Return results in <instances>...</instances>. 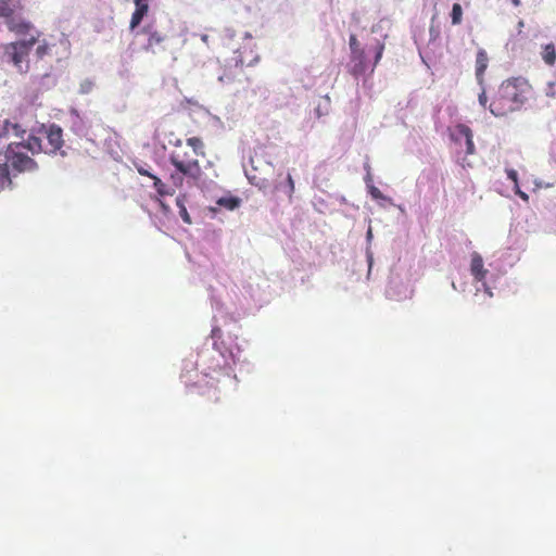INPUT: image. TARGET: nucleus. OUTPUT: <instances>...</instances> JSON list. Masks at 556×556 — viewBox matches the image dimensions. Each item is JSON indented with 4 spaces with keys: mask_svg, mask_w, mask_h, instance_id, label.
I'll use <instances>...</instances> for the list:
<instances>
[{
    "mask_svg": "<svg viewBox=\"0 0 556 556\" xmlns=\"http://www.w3.org/2000/svg\"><path fill=\"white\" fill-rule=\"evenodd\" d=\"M250 162H251V165H252L253 170H256V169H257V167L254 165V164H255V160H254V159H251V161H250Z\"/></svg>",
    "mask_w": 556,
    "mask_h": 556,
    "instance_id": "41",
    "label": "nucleus"
},
{
    "mask_svg": "<svg viewBox=\"0 0 556 556\" xmlns=\"http://www.w3.org/2000/svg\"><path fill=\"white\" fill-rule=\"evenodd\" d=\"M383 50H384V43L377 41V45L375 48V60L372 63H370L369 60L367 59L365 49L361 50V51H356L354 53H351L350 62L348 65L349 72L355 77L364 75L367 71L372 73L376 65L379 63V61L382 58Z\"/></svg>",
    "mask_w": 556,
    "mask_h": 556,
    "instance_id": "6",
    "label": "nucleus"
},
{
    "mask_svg": "<svg viewBox=\"0 0 556 556\" xmlns=\"http://www.w3.org/2000/svg\"><path fill=\"white\" fill-rule=\"evenodd\" d=\"M216 204L218 206H222V207L228 210V211H233L240 206L241 199L238 197H233L230 193H227L223 197H219L216 200Z\"/></svg>",
    "mask_w": 556,
    "mask_h": 556,
    "instance_id": "14",
    "label": "nucleus"
},
{
    "mask_svg": "<svg viewBox=\"0 0 556 556\" xmlns=\"http://www.w3.org/2000/svg\"><path fill=\"white\" fill-rule=\"evenodd\" d=\"M277 2V0H261V3L263 4V7H260L258 8V11L262 12V15L263 16H266L267 14L270 13V9L271 7Z\"/></svg>",
    "mask_w": 556,
    "mask_h": 556,
    "instance_id": "28",
    "label": "nucleus"
},
{
    "mask_svg": "<svg viewBox=\"0 0 556 556\" xmlns=\"http://www.w3.org/2000/svg\"><path fill=\"white\" fill-rule=\"evenodd\" d=\"M245 175L252 185L258 188H263L266 186V180L257 178L255 174H251L250 172L245 170Z\"/></svg>",
    "mask_w": 556,
    "mask_h": 556,
    "instance_id": "25",
    "label": "nucleus"
},
{
    "mask_svg": "<svg viewBox=\"0 0 556 556\" xmlns=\"http://www.w3.org/2000/svg\"><path fill=\"white\" fill-rule=\"evenodd\" d=\"M469 271L473 278L477 293L483 290L488 298H492L493 287L490 285L492 275L484 267V261L478 252L470 254Z\"/></svg>",
    "mask_w": 556,
    "mask_h": 556,
    "instance_id": "5",
    "label": "nucleus"
},
{
    "mask_svg": "<svg viewBox=\"0 0 556 556\" xmlns=\"http://www.w3.org/2000/svg\"><path fill=\"white\" fill-rule=\"evenodd\" d=\"M369 181H370V176L368 175L366 178V182H367L368 191H369L370 195L372 197V199L378 200V201H383L386 203H392L391 198L382 194V192L374 185H370Z\"/></svg>",
    "mask_w": 556,
    "mask_h": 556,
    "instance_id": "19",
    "label": "nucleus"
},
{
    "mask_svg": "<svg viewBox=\"0 0 556 556\" xmlns=\"http://www.w3.org/2000/svg\"><path fill=\"white\" fill-rule=\"evenodd\" d=\"M545 94L547 97H551V98L556 97V90H555V84L554 83H548L547 84V87L545 89Z\"/></svg>",
    "mask_w": 556,
    "mask_h": 556,
    "instance_id": "34",
    "label": "nucleus"
},
{
    "mask_svg": "<svg viewBox=\"0 0 556 556\" xmlns=\"http://www.w3.org/2000/svg\"><path fill=\"white\" fill-rule=\"evenodd\" d=\"M213 345L218 352L219 356L223 358V368L225 375L230 377L232 375V365L244 362V359H242L241 346L237 341L233 340H231L228 345H226L225 342L218 344L217 341H214Z\"/></svg>",
    "mask_w": 556,
    "mask_h": 556,
    "instance_id": "7",
    "label": "nucleus"
},
{
    "mask_svg": "<svg viewBox=\"0 0 556 556\" xmlns=\"http://www.w3.org/2000/svg\"><path fill=\"white\" fill-rule=\"evenodd\" d=\"M153 187L156 190V192L162 197L173 195L175 193V189L173 187L165 185L157 177H153Z\"/></svg>",
    "mask_w": 556,
    "mask_h": 556,
    "instance_id": "17",
    "label": "nucleus"
},
{
    "mask_svg": "<svg viewBox=\"0 0 556 556\" xmlns=\"http://www.w3.org/2000/svg\"><path fill=\"white\" fill-rule=\"evenodd\" d=\"M143 31L149 35L146 49H152L155 45H160L164 40V37L157 31L152 30L150 26L144 28Z\"/></svg>",
    "mask_w": 556,
    "mask_h": 556,
    "instance_id": "18",
    "label": "nucleus"
},
{
    "mask_svg": "<svg viewBox=\"0 0 556 556\" xmlns=\"http://www.w3.org/2000/svg\"><path fill=\"white\" fill-rule=\"evenodd\" d=\"M136 10L131 15L130 20V30L135 31V29L140 25L143 17L147 15L149 11V0H132Z\"/></svg>",
    "mask_w": 556,
    "mask_h": 556,
    "instance_id": "11",
    "label": "nucleus"
},
{
    "mask_svg": "<svg viewBox=\"0 0 556 556\" xmlns=\"http://www.w3.org/2000/svg\"><path fill=\"white\" fill-rule=\"evenodd\" d=\"M184 177H186V176L180 174L179 172L172 174L170 179L173 181V185L177 188H180L184 182Z\"/></svg>",
    "mask_w": 556,
    "mask_h": 556,
    "instance_id": "32",
    "label": "nucleus"
},
{
    "mask_svg": "<svg viewBox=\"0 0 556 556\" xmlns=\"http://www.w3.org/2000/svg\"><path fill=\"white\" fill-rule=\"evenodd\" d=\"M386 293L389 299L402 301L412 296L413 289L408 281H404L397 274L392 273Z\"/></svg>",
    "mask_w": 556,
    "mask_h": 556,
    "instance_id": "8",
    "label": "nucleus"
},
{
    "mask_svg": "<svg viewBox=\"0 0 556 556\" xmlns=\"http://www.w3.org/2000/svg\"><path fill=\"white\" fill-rule=\"evenodd\" d=\"M315 112H316V115L318 117H320L321 115L326 114L327 113V109L325 110V112L321 111V108L320 105H318L316 109H315Z\"/></svg>",
    "mask_w": 556,
    "mask_h": 556,
    "instance_id": "37",
    "label": "nucleus"
},
{
    "mask_svg": "<svg viewBox=\"0 0 556 556\" xmlns=\"http://www.w3.org/2000/svg\"><path fill=\"white\" fill-rule=\"evenodd\" d=\"M488 62L489 59L485 50L480 49L476 58V76L479 83L482 80L483 74L488 67Z\"/></svg>",
    "mask_w": 556,
    "mask_h": 556,
    "instance_id": "13",
    "label": "nucleus"
},
{
    "mask_svg": "<svg viewBox=\"0 0 556 556\" xmlns=\"http://www.w3.org/2000/svg\"><path fill=\"white\" fill-rule=\"evenodd\" d=\"M247 50H249L251 54H253V53H254V51H253V48H252V47H244V52H245Z\"/></svg>",
    "mask_w": 556,
    "mask_h": 556,
    "instance_id": "43",
    "label": "nucleus"
},
{
    "mask_svg": "<svg viewBox=\"0 0 556 556\" xmlns=\"http://www.w3.org/2000/svg\"><path fill=\"white\" fill-rule=\"evenodd\" d=\"M349 46H350L351 53L364 50V48L361 46L359 41L357 40L356 36L353 34L350 36Z\"/></svg>",
    "mask_w": 556,
    "mask_h": 556,
    "instance_id": "30",
    "label": "nucleus"
},
{
    "mask_svg": "<svg viewBox=\"0 0 556 556\" xmlns=\"http://www.w3.org/2000/svg\"><path fill=\"white\" fill-rule=\"evenodd\" d=\"M515 189H516V193H517V194H518V195H519L523 201H528L529 197H528V194H527L526 192L521 191V190L519 189V187H518V186H517V187H515Z\"/></svg>",
    "mask_w": 556,
    "mask_h": 556,
    "instance_id": "36",
    "label": "nucleus"
},
{
    "mask_svg": "<svg viewBox=\"0 0 556 556\" xmlns=\"http://www.w3.org/2000/svg\"><path fill=\"white\" fill-rule=\"evenodd\" d=\"M136 168L140 175L148 176L151 179L155 177L151 172L150 167L147 164H136Z\"/></svg>",
    "mask_w": 556,
    "mask_h": 556,
    "instance_id": "31",
    "label": "nucleus"
},
{
    "mask_svg": "<svg viewBox=\"0 0 556 556\" xmlns=\"http://www.w3.org/2000/svg\"><path fill=\"white\" fill-rule=\"evenodd\" d=\"M278 189L282 190L285 193H287L289 197H291L293 190H294V182L290 174H288L287 177V185L286 186H278Z\"/></svg>",
    "mask_w": 556,
    "mask_h": 556,
    "instance_id": "27",
    "label": "nucleus"
},
{
    "mask_svg": "<svg viewBox=\"0 0 556 556\" xmlns=\"http://www.w3.org/2000/svg\"><path fill=\"white\" fill-rule=\"evenodd\" d=\"M25 134L26 129L10 121L0 127V191L11 185L10 167L18 173L36 167L34 160L24 152L26 147L23 142L4 140L10 137L23 139Z\"/></svg>",
    "mask_w": 556,
    "mask_h": 556,
    "instance_id": "2",
    "label": "nucleus"
},
{
    "mask_svg": "<svg viewBox=\"0 0 556 556\" xmlns=\"http://www.w3.org/2000/svg\"><path fill=\"white\" fill-rule=\"evenodd\" d=\"M380 27H381V24L375 25V26L372 27V33H376V31H377V29H378V28H380Z\"/></svg>",
    "mask_w": 556,
    "mask_h": 556,
    "instance_id": "44",
    "label": "nucleus"
},
{
    "mask_svg": "<svg viewBox=\"0 0 556 556\" xmlns=\"http://www.w3.org/2000/svg\"><path fill=\"white\" fill-rule=\"evenodd\" d=\"M169 161L177 172L185 175L203 192L211 191L216 186L215 181L213 179H208L203 173L198 160L188 159L186 154L182 155L179 152H173L169 155Z\"/></svg>",
    "mask_w": 556,
    "mask_h": 556,
    "instance_id": "4",
    "label": "nucleus"
},
{
    "mask_svg": "<svg viewBox=\"0 0 556 556\" xmlns=\"http://www.w3.org/2000/svg\"><path fill=\"white\" fill-rule=\"evenodd\" d=\"M187 144L191 147L197 155H203L204 151V144L200 138L191 137L187 139Z\"/></svg>",
    "mask_w": 556,
    "mask_h": 556,
    "instance_id": "22",
    "label": "nucleus"
},
{
    "mask_svg": "<svg viewBox=\"0 0 556 556\" xmlns=\"http://www.w3.org/2000/svg\"><path fill=\"white\" fill-rule=\"evenodd\" d=\"M506 173H507V177L515 184V187L518 186V173L510 168V169H506Z\"/></svg>",
    "mask_w": 556,
    "mask_h": 556,
    "instance_id": "33",
    "label": "nucleus"
},
{
    "mask_svg": "<svg viewBox=\"0 0 556 556\" xmlns=\"http://www.w3.org/2000/svg\"><path fill=\"white\" fill-rule=\"evenodd\" d=\"M47 139L52 148L51 152H55L56 150H59L63 144L61 127L56 125H51L47 134Z\"/></svg>",
    "mask_w": 556,
    "mask_h": 556,
    "instance_id": "12",
    "label": "nucleus"
},
{
    "mask_svg": "<svg viewBox=\"0 0 556 556\" xmlns=\"http://www.w3.org/2000/svg\"><path fill=\"white\" fill-rule=\"evenodd\" d=\"M219 332H220V330H219L218 328H214V329L212 330V338H213L214 340H215L216 338H218V337H219Z\"/></svg>",
    "mask_w": 556,
    "mask_h": 556,
    "instance_id": "38",
    "label": "nucleus"
},
{
    "mask_svg": "<svg viewBox=\"0 0 556 556\" xmlns=\"http://www.w3.org/2000/svg\"><path fill=\"white\" fill-rule=\"evenodd\" d=\"M218 80H219V81H224V77H223V76H220V77L218 78Z\"/></svg>",
    "mask_w": 556,
    "mask_h": 556,
    "instance_id": "48",
    "label": "nucleus"
},
{
    "mask_svg": "<svg viewBox=\"0 0 556 556\" xmlns=\"http://www.w3.org/2000/svg\"><path fill=\"white\" fill-rule=\"evenodd\" d=\"M451 139L462 146L463 143L466 147V154L475 153V143L472 141V131L471 129L464 125L457 124L453 128L450 129Z\"/></svg>",
    "mask_w": 556,
    "mask_h": 556,
    "instance_id": "9",
    "label": "nucleus"
},
{
    "mask_svg": "<svg viewBox=\"0 0 556 556\" xmlns=\"http://www.w3.org/2000/svg\"><path fill=\"white\" fill-rule=\"evenodd\" d=\"M188 198L186 194H180L176 198V205L178 207V214L180 218L184 220V223L190 225L192 224L191 217L187 211V204Z\"/></svg>",
    "mask_w": 556,
    "mask_h": 556,
    "instance_id": "15",
    "label": "nucleus"
},
{
    "mask_svg": "<svg viewBox=\"0 0 556 556\" xmlns=\"http://www.w3.org/2000/svg\"><path fill=\"white\" fill-rule=\"evenodd\" d=\"M462 16H463V9H462V5L459 3H454L453 4V8H452V13H451V17H452V23L454 25H458L460 24L462 22Z\"/></svg>",
    "mask_w": 556,
    "mask_h": 556,
    "instance_id": "23",
    "label": "nucleus"
},
{
    "mask_svg": "<svg viewBox=\"0 0 556 556\" xmlns=\"http://www.w3.org/2000/svg\"><path fill=\"white\" fill-rule=\"evenodd\" d=\"M244 39L251 41L252 35L250 33H244Z\"/></svg>",
    "mask_w": 556,
    "mask_h": 556,
    "instance_id": "40",
    "label": "nucleus"
},
{
    "mask_svg": "<svg viewBox=\"0 0 556 556\" xmlns=\"http://www.w3.org/2000/svg\"><path fill=\"white\" fill-rule=\"evenodd\" d=\"M70 122L72 130L80 136L86 137L89 132L90 121L86 115H80L76 109L70 111Z\"/></svg>",
    "mask_w": 556,
    "mask_h": 556,
    "instance_id": "10",
    "label": "nucleus"
},
{
    "mask_svg": "<svg viewBox=\"0 0 556 556\" xmlns=\"http://www.w3.org/2000/svg\"><path fill=\"white\" fill-rule=\"evenodd\" d=\"M207 166L212 167L213 166L212 162H207Z\"/></svg>",
    "mask_w": 556,
    "mask_h": 556,
    "instance_id": "47",
    "label": "nucleus"
},
{
    "mask_svg": "<svg viewBox=\"0 0 556 556\" xmlns=\"http://www.w3.org/2000/svg\"><path fill=\"white\" fill-rule=\"evenodd\" d=\"M236 53H238V55L235 58V63H236L237 66H242L244 64H247L248 66H253L260 60V56L257 54H253L252 59L247 61L244 55H243L244 52H240L238 50V51H236Z\"/></svg>",
    "mask_w": 556,
    "mask_h": 556,
    "instance_id": "21",
    "label": "nucleus"
},
{
    "mask_svg": "<svg viewBox=\"0 0 556 556\" xmlns=\"http://www.w3.org/2000/svg\"><path fill=\"white\" fill-rule=\"evenodd\" d=\"M530 85L522 77L504 81L497 92V99L489 105L490 112L496 116H505L509 112L519 110L528 100Z\"/></svg>",
    "mask_w": 556,
    "mask_h": 556,
    "instance_id": "3",
    "label": "nucleus"
},
{
    "mask_svg": "<svg viewBox=\"0 0 556 556\" xmlns=\"http://www.w3.org/2000/svg\"><path fill=\"white\" fill-rule=\"evenodd\" d=\"M511 3L515 5V7H518L520 4V0H510Z\"/></svg>",
    "mask_w": 556,
    "mask_h": 556,
    "instance_id": "42",
    "label": "nucleus"
},
{
    "mask_svg": "<svg viewBox=\"0 0 556 556\" xmlns=\"http://www.w3.org/2000/svg\"><path fill=\"white\" fill-rule=\"evenodd\" d=\"M541 56L545 64L552 66L556 62V49L554 43H547L542 47Z\"/></svg>",
    "mask_w": 556,
    "mask_h": 556,
    "instance_id": "16",
    "label": "nucleus"
},
{
    "mask_svg": "<svg viewBox=\"0 0 556 556\" xmlns=\"http://www.w3.org/2000/svg\"><path fill=\"white\" fill-rule=\"evenodd\" d=\"M478 100H479L480 105L485 108L486 102H488V98H486V94H485L484 90L479 94V99Z\"/></svg>",
    "mask_w": 556,
    "mask_h": 556,
    "instance_id": "35",
    "label": "nucleus"
},
{
    "mask_svg": "<svg viewBox=\"0 0 556 556\" xmlns=\"http://www.w3.org/2000/svg\"><path fill=\"white\" fill-rule=\"evenodd\" d=\"M212 176H213L214 178L218 177V174H217V172H216L215 169H213Z\"/></svg>",
    "mask_w": 556,
    "mask_h": 556,
    "instance_id": "45",
    "label": "nucleus"
},
{
    "mask_svg": "<svg viewBox=\"0 0 556 556\" xmlns=\"http://www.w3.org/2000/svg\"><path fill=\"white\" fill-rule=\"evenodd\" d=\"M21 3L22 0H0V18L4 21L10 30L29 36L28 39L8 45L4 52L5 61L12 63L20 73H25L29 68L28 53L37 41L39 33L20 14H15Z\"/></svg>",
    "mask_w": 556,
    "mask_h": 556,
    "instance_id": "1",
    "label": "nucleus"
},
{
    "mask_svg": "<svg viewBox=\"0 0 556 556\" xmlns=\"http://www.w3.org/2000/svg\"><path fill=\"white\" fill-rule=\"evenodd\" d=\"M51 46L47 43L45 40L40 41L36 48V54L38 58L42 59L43 56L50 53Z\"/></svg>",
    "mask_w": 556,
    "mask_h": 556,
    "instance_id": "24",
    "label": "nucleus"
},
{
    "mask_svg": "<svg viewBox=\"0 0 556 556\" xmlns=\"http://www.w3.org/2000/svg\"><path fill=\"white\" fill-rule=\"evenodd\" d=\"M372 238H374L372 229H371V227H369L366 232V241L368 244L366 248V258L368 262V271L369 273L371 270L372 263H374V254H372V251L370 250V242H371Z\"/></svg>",
    "mask_w": 556,
    "mask_h": 556,
    "instance_id": "20",
    "label": "nucleus"
},
{
    "mask_svg": "<svg viewBox=\"0 0 556 556\" xmlns=\"http://www.w3.org/2000/svg\"><path fill=\"white\" fill-rule=\"evenodd\" d=\"M452 288H453L454 290H456V289H457V288H456L455 282H452Z\"/></svg>",
    "mask_w": 556,
    "mask_h": 556,
    "instance_id": "46",
    "label": "nucleus"
},
{
    "mask_svg": "<svg viewBox=\"0 0 556 556\" xmlns=\"http://www.w3.org/2000/svg\"><path fill=\"white\" fill-rule=\"evenodd\" d=\"M92 88H93V81L90 79H84L79 85L78 91L80 94H88L89 92H91Z\"/></svg>",
    "mask_w": 556,
    "mask_h": 556,
    "instance_id": "29",
    "label": "nucleus"
},
{
    "mask_svg": "<svg viewBox=\"0 0 556 556\" xmlns=\"http://www.w3.org/2000/svg\"><path fill=\"white\" fill-rule=\"evenodd\" d=\"M245 175L252 185L258 188H263L266 186V180L257 178L255 174H251L250 172L245 170Z\"/></svg>",
    "mask_w": 556,
    "mask_h": 556,
    "instance_id": "26",
    "label": "nucleus"
},
{
    "mask_svg": "<svg viewBox=\"0 0 556 556\" xmlns=\"http://www.w3.org/2000/svg\"><path fill=\"white\" fill-rule=\"evenodd\" d=\"M201 40L204 42V43H207L208 42V36L203 34L200 36Z\"/></svg>",
    "mask_w": 556,
    "mask_h": 556,
    "instance_id": "39",
    "label": "nucleus"
}]
</instances>
